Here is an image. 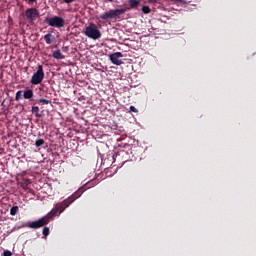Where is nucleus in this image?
Masks as SVG:
<instances>
[{
    "label": "nucleus",
    "instance_id": "nucleus-1",
    "mask_svg": "<svg viewBox=\"0 0 256 256\" xmlns=\"http://www.w3.org/2000/svg\"><path fill=\"white\" fill-rule=\"evenodd\" d=\"M72 203H73V200L70 201V199H66L63 202L56 204L55 208L52 209L44 217H42V218H40L36 221L27 222L26 224H24V227H28V228H31V229H38V228H41L45 225H48L50 223V221L55 216H59L61 213H63L66 210V208H68Z\"/></svg>",
    "mask_w": 256,
    "mask_h": 256
},
{
    "label": "nucleus",
    "instance_id": "nucleus-2",
    "mask_svg": "<svg viewBox=\"0 0 256 256\" xmlns=\"http://www.w3.org/2000/svg\"><path fill=\"white\" fill-rule=\"evenodd\" d=\"M84 35L92 40H99L102 37L101 31L94 23H91L85 28Z\"/></svg>",
    "mask_w": 256,
    "mask_h": 256
},
{
    "label": "nucleus",
    "instance_id": "nucleus-3",
    "mask_svg": "<svg viewBox=\"0 0 256 256\" xmlns=\"http://www.w3.org/2000/svg\"><path fill=\"white\" fill-rule=\"evenodd\" d=\"M128 11V9L122 8L117 10H109L108 12H105L101 15H99V18L101 20H108V19H115L119 17L120 15L125 14Z\"/></svg>",
    "mask_w": 256,
    "mask_h": 256
},
{
    "label": "nucleus",
    "instance_id": "nucleus-4",
    "mask_svg": "<svg viewBox=\"0 0 256 256\" xmlns=\"http://www.w3.org/2000/svg\"><path fill=\"white\" fill-rule=\"evenodd\" d=\"M44 78H45L44 68L42 65H39L37 67L36 72L32 75L30 83L32 85H39L43 82Z\"/></svg>",
    "mask_w": 256,
    "mask_h": 256
},
{
    "label": "nucleus",
    "instance_id": "nucleus-5",
    "mask_svg": "<svg viewBox=\"0 0 256 256\" xmlns=\"http://www.w3.org/2000/svg\"><path fill=\"white\" fill-rule=\"evenodd\" d=\"M45 23H47L49 26L54 28H63L65 26V19L59 17V16H53L51 18H46Z\"/></svg>",
    "mask_w": 256,
    "mask_h": 256
},
{
    "label": "nucleus",
    "instance_id": "nucleus-6",
    "mask_svg": "<svg viewBox=\"0 0 256 256\" xmlns=\"http://www.w3.org/2000/svg\"><path fill=\"white\" fill-rule=\"evenodd\" d=\"M25 17L28 23L33 24L40 17V12L36 8L27 9L25 11Z\"/></svg>",
    "mask_w": 256,
    "mask_h": 256
},
{
    "label": "nucleus",
    "instance_id": "nucleus-7",
    "mask_svg": "<svg viewBox=\"0 0 256 256\" xmlns=\"http://www.w3.org/2000/svg\"><path fill=\"white\" fill-rule=\"evenodd\" d=\"M124 55L121 52H117V53H113L109 55V59L111 61V63H113L114 65L120 66L123 64L122 60H119L120 58H123Z\"/></svg>",
    "mask_w": 256,
    "mask_h": 256
},
{
    "label": "nucleus",
    "instance_id": "nucleus-8",
    "mask_svg": "<svg viewBox=\"0 0 256 256\" xmlns=\"http://www.w3.org/2000/svg\"><path fill=\"white\" fill-rule=\"evenodd\" d=\"M34 97V91L27 88L23 91V98L26 99V100H29L31 101Z\"/></svg>",
    "mask_w": 256,
    "mask_h": 256
},
{
    "label": "nucleus",
    "instance_id": "nucleus-9",
    "mask_svg": "<svg viewBox=\"0 0 256 256\" xmlns=\"http://www.w3.org/2000/svg\"><path fill=\"white\" fill-rule=\"evenodd\" d=\"M129 8H124L128 10L131 9H137L140 6L141 1L140 0H128Z\"/></svg>",
    "mask_w": 256,
    "mask_h": 256
},
{
    "label": "nucleus",
    "instance_id": "nucleus-10",
    "mask_svg": "<svg viewBox=\"0 0 256 256\" xmlns=\"http://www.w3.org/2000/svg\"><path fill=\"white\" fill-rule=\"evenodd\" d=\"M52 57L56 60L65 59V56L62 54L61 50H56L53 52Z\"/></svg>",
    "mask_w": 256,
    "mask_h": 256
},
{
    "label": "nucleus",
    "instance_id": "nucleus-11",
    "mask_svg": "<svg viewBox=\"0 0 256 256\" xmlns=\"http://www.w3.org/2000/svg\"><path fill=\"white\" fill-rule=\"evenodd\" d=\"M55 39H56L55 36H53L52 34H46L44 36V40L48 45L52 44L55 41Z\"/></svg>",
    "mask_w": 256,
    "mask_h": 256
},
{
    "label": "nucleus",
    "instance_id": "nucleus-12",
    "mask_svg": "<svg viewBox=\"0 0 256 256\" xmlns=\"http://www.w3.org/2000/svg\"><path fill=\"white\" fill-rule=\"evenodd\" d=\"M32 183V181L30 179H22V182H20V186L24 189V190H28V186Z\"/></svg>",
    "mask_w": 256,
    "mask_h": 256
},
{
    "label": "nucleus",
    "instance_id": "nucleus-13",
    "mask_svg": "<svg viewBox=\"0 0 256 256\" xmlns=\"http://www.w3.org/2000/svg\"><path fill=\"white\" fill-rule=\"evenodd\" d=\"M82 195V192L80 191H76L74 194H72L71 196H69L67 199H69V201L74 202L77 198H79Z\"/></svg>",
    "mask_w": 256,
    "mask_h": 256
},
{
    "label": "nucleus",
    "instance_id": "nucleus-14",
    "mask_svg": "<svg viewBox=\"0 0 256 256\" xmlns=\"http://www.w3.org/2000/svg\"><path fill=\"white\" fill-rule=\"evenodd\" d=\"M31 112L35 115V117H39V118L42 117V115L39 113L40 108L38 106L32 107Z\"/></svg>",
    "mask_w": 256,
    "mask_h": 256
},
{
    "label": "nucleus",
    "instance_id": "nucleus-15",
    "mask_svg": "<svg viewBox=\"0 0 256 256\" xmlns=\"http://www.w3.org/2000/svg\"><path fill=\"white\" fill-rule=\"evenodd\" d=\"M23 94H24L23 91H17L15 94V101H20L21 99H23L24 98Z\"/></svg>",
    "mask_w": 256,
    "mask_h": 256
},
{
    "label": "nucleus",
    "instance_id": "nucleus-16",
    "mask_svg": "<svg viewBox=\"0 0 256 256\" xmlns=\"http://www.w3.org/2000/svg\"><path fill=\"white\" fill-rule=\"evenodd\" d=\"M19 212V206H12L10 209V215L15 216Z\"/></svg>",
    "mask_w": 256,
    "mask_h": 256
},
{
    "label": "nucleus",
    "instance_id": "nucleus-17",
    "mask_svg": "<svg viewBox=\"0 0 256 256\" xmlns=\"http://www.w3.org/2000/svg\"><path fill=\"white\" fill-rule=\"evenodd\" d=\"M42 235H44V237H48L50 235V228L44 227L42 230Z\"/></svg>",
    "mask_w": 256,
    "mask_h": 256
},
{
    "label": "nucleus",
    "instance_id": "nucleus-18",
    "mask_svg": "<svg viewBox=\"0 0 256 256\" xmlns=\"http://www.w3.org/2000/svg\"><path fill=\"white\" fill-rule=\"evenodd\" d=\"M45 144V140L44 139H37L35 141V146L36 147H40V146H43Z\"/></svg>",
    "mask_w": 256,
    "mask_h": 256
},
{
    "label": "nucleus",
    "instance_id": "nucleus-19",
    "mask_svg": "<svg viewBox=\"0 0 256 256\" xmlns=\"http://www.w3.org/2000/svg\"><path fill=\"white\" fill-rule=\"evenodd\" d=\"M142 12L144 14H150L151 13V8L149 6H143L142 7Z\"/></svg>",
    "mask_w": 256,
    "mask_h": 256
},
{
    "label": "nucleus",
    "instance_id": "nucleus-20",
    "mask_svg": "<svg viewBox=\"0 0 256 256\" xmlns=\"http://www.w3.org/2000/svg\"><path fill=\"white\" fill-rule=\"evenodd\" d=\"M161 0H148V3L150 4H157L158 2H160ZM173 2H181V0H170Z\"/></svg>",
    "mask_w": 256,
    "mask_h": 256
},
{
    "label": "nucleus",
    "instance_id": "nucleus-21",
    "mask_svg": "<svg viewBox=\"0 0 256 256\" xmlns=\"http://www.w3.org/2000/svg\"><path fill=\"white\" fill-rule=\"evenodd\" d=\"M38 103H42V104H44V105H48V104L51 103V101L46 100V99H39V100H38Z\"/></svg>",
    "mask_w": 256,
    "mask_h": 256
},
{
    "label": "nucleus",
    "instance_id": "nucleus-22",
    "mask_svg": "<svg viewBox=\"0 0 256 256\" xmlns=\"http://www.w3.org/2000/svg\"><path fill=\"white\" fill-rule=\"evenodd\" d=\"M130 112H133V113H138V109L135 107V106H130Z\"/></svg>",
    "mask_w": 256,
    "mask_h": 256
},
{
    "label": "nucleus",
    "instance_id": "nucleus-23",
    "mask_svg": "<svg viewBox=\"0 0 256 256\" xmlns=\"http://www.w3.org/2000/svg\"><path fill=\"white\" fill-rule=\"evenodd\" d=\"M13 254H12V252L10 251V250H5L4 252H3V256H12Z\"/></svg>",
    "mask_w": 256,
    "mask_h": 256
},
{
    "label": "nucleus",
    "instance_id": "nucleus-24",
    "mask_svg": "<svg viewBox=\"0 0 256 256\" xmlns=\"http://www.w3.org/2000/svg\"><path fill=\"white\" fill-rule=\"evenodd\" d=\"M76 0H63L64 3L66 4H71L73 2H75Z\"/></svg>",
    "mask_w": 256,
    "mask_h": 256
},
{
    "label": "nucleus",
    "instance_id": "nucleus-25",
    "mask_svg": "<svg viewBox=\"0 0 256 256\" xmlns=\"http://www.w3.org/2000/svg\"><path fill=\"white\" fill-rule=\"evenodd\" d=\"M30 3H35L37 0H28Z\"/></svg>",
    "mask_w": 256,
    "mask_h": 256
},
{
    "label": "nucleus",
    "instance_id": "nucleus-26",
    "mask_svg": "<svg viewBox=\"0 0 256 256\" xmlns=\"http://www.w3.org/2000/svg\"><path fill=\"white\" fill-rule=\"evenodd\" d=\"M106 1H108V2H114L115 0H106Z\"/></svg>",
    "mask_w": 256,
    "mask_h": 256
}]
</instances>
